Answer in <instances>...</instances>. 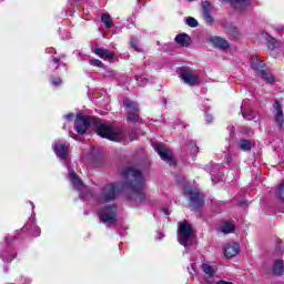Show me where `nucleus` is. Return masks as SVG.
Segmentation results:
<instances>
[{
  "instance_id": "9",
  "label": "nucleus",
  "mask_w": 284,
  "mask_h": 284,
  "mask_svg": "<svg viewBox=\"0 0 284 284\" xmlns=\"http://www.w3.org/2000/svg\"><path fill=\"white\" fill-rule=\"evenodd\" d=\"M179 234H180L179 239H180L181 245H183L184 247H187V241H190V239H192L194 234V229L192 227V224H190V222L184 220L180 224Z\"/></svg>"
},
{
  "instance_id": "2",
  "label": "nucleus",
  "mask_w": 284,
  "mask_h": 284,
  "mask_svg": "<svg viewBox=\"0 0 284 284\" xmlns=\"http://www.w3.org/2000/svg\"><path fill=\"white\" fill-rule=\"evenodd\" d=\"M93 130L98 136L101 139H108L109 141H115L119 143L121 139H123V134L121 132L114 130L111 125L101 123V119H93Z\"/></svg>"
},
{
  "instance_id": "17",
  "label": "nucleus",
  "mask_w": 284,
  "mask_h": 284,
  "mask_svg": "<svg viewBox=\"0 0 284 284\" xmlns=\"http://www.w3.org/2000/svg\"><path fill=\"white\" fill-rule=\"evenodd\" d=\"M175 43L181 48H187L192 43V38L187 33H179L175 37Z\"/></svg>"
},
{
  "instance_id": "11",
  "label": "nucleus",
  "mask_w": 284,
  "mask_h": 284,
  "mask_svg": "<svg viewBox=\"0 0 284 284\" xmlns=\"http://www.w3.org/2000/svg\"><path fill=\"white\" fill-rule=\"evenodd\" d=\"M241 252V246L236 242L227 243L224 246V256L226 258H234Z\"/></svg>"
},
{
  "instance_id": "24",
  "label": "nucleus",
  "mask_w": 284,
  "mask_h": 284,
  "mask_svg": "<svg viewBox=\"0 0 284 284\" xmlns=\"http://www.w3.org/2000/svg\"><path fill=\"white\" fill-rule=\"evenodd\" d=\"M201 270H202V272H204V274H207V276H210V277H212V276H214V274H216V270H214V267H212L210 264L203 263L201 265Z\"/></svg>"
},
{
  "instance_id": "35",
  "label": "nucleus",
  "mask_w": 284,
  "mask_h": 284,
  "mask_svg": "<svg viewBox=\"0 0 284 284\" xmlns=\"http://www.w3.org/2000/svg\"><path fill=\"white\" fill-rule=\"evenodd\" d=\"M162 212L166 215V216H170V210L169 209H162Z\"/></svg>"
},
{
  "instance_id": "37",
  "label": "nucleus",
  "mask_w": 284,
  "mask_h": 284,
  "mask_svg": "<svg viewBox=\"0 0 284 284\" xmlns=\"http://www.w3.org/2000/svg\"><path fill=\"white\" fill-rule=\"evenodd\" d=\"M55 70H59V65L55 67Z\"/></svg>"
},
{
  "instance_id": "3",
  "label": "nucleus",
  "mask_w": 284,
  "mask_h": 284,
  "mask_svg": "<svg viewBox=\"0 0 284 284\" xmlns=\"http://www.w3.org/2000/svg\"><path fill=\"white\" fill-rule=\"evenodd\" d=\"M123 108H125L126 123H132L133 125H141L143 119L139 115V102H134L130 99L123 100Z\"/></svg>"
},
{
  "instance_id": "10",
  "label": "nucleus",
  "mask_w": 284,
  "mask_h": 284,
  "mask_svg": "<svg viewBox=\"0 0 284 284\" xmlns=\"http://www.w3.org/2000/svg\"><path fill=\"white\" fill-rule=\"evenodd\" d=\"M180 78L182 79V81H184V83H186L187 85H199L200 81H199V75L190 72L189 70H182L180 72Z\"/></svg>"
},
{
  "instance_id": "18",
  "label": "nucleus",
  "mask_w": 284,
  "mask_h": 284,
  "mask_svg": "<svg viewBox=\"0 0 284 284\" xmlns=\"http://www.w3.org/2000/svg\"><path fill=\"white\" fill-rule=\"evenodd\" d=\"M211 43L219 50H227L230 48V42L221 37L211 38Z\"/></svg>"
},
{
  "instance_id": "23",
  "label": "nucleus",
  "mask_w": 284,
  "mask_h": 284,
  "mask_svg": "<svg viewBox=\"0 0 284 284\" xmlns=\"http://www.w3.org/2000/svg\"><path fill=\"white\" fill-rule=\"evenodd\" d=\"M280 47H281V43L278 42V40L272 37L267 38L266 40L267 50H271L272 52H274V50H276V48H280Z\"/></svg>"
},
{
  "instance_id": "6",
  "label": "nucleus",
  "mask_w": 284,
  "mask_h": 284,
  "mask_svg": "<svg viewBox=\"0 0 284 284\" xmlns=\"http://www.w3.org/2000/svg\"><path fill=\"white\" fill-rule=\"evenodd\" d=\"M153 149L160 156L161 161H164L171 168H176V159H174V153L172 150L168 149L164 144L155 142L153 143Z\"/></svg>"
},
{
  "instance_id": "14",
  "label": "nucleus",
  "mask_w": 284,
  "mask_h": 284,
  "mask_svg": "<svg viewBox=\"0 0 284 284\" xmlns=\"http://www.w3.org/2000/svg\"><path fill=\"white\" fill-rule=\"evenodd\" d=\"M222 3H230L234 10H246L250 6L248 0H220Z\"/></svg>"
},
{
  "instance_id": "19",
  "label": "nucleus",
  "mask_w": 284,
  "mask_h": 284,
  "mask_svg": "<svg viewBox=\"0 0 284 284\" xmlns=\"http://www.w3.org/2000/svg\"><path fill=\"white\" fill-rule=\"evenodd\" d=\"M272 272L275 276H283L284 274V264L283 260H276L273 264Z\"/></svg>"
},
{
  "instance_id": "38",
  "label": "nucleus",
  "mask_w": 284,
  "mask_h": 284,
  "mask_svg": "<svg viewBox=\"0 0 284 284\" xmlns=\"http://www.w3.org/2000/svg\"><path fill=\"white\" fill-rule=\"evenodd\" d=\"M243 116H244L245 119H247V116H246L245 114H244Z\"/></svg>"
},
{
  "instance_id": "27",
  "label": "nucleus",
  "mask_w": 284,
  "mask_h": 284,
  "mask_svg": "<svg viewBox=\"0 0 284 284\" xmlns=\"http://www.w3.org/2000/svg\"><path fill=\"white\" fill-rule=\"evenodd\" d=\"M186 24L189 26V28H199V21H196L192 17L186 18Z\"/></svg>"
},
{
  "instance_id": "36",
  "label": "nucleus",
  "mask_w": 284,
  "mask_h": 284,
  "mask_svg": "<svg viewBox=\"0 0 284 284\" xmlns=\"http://www.w3.org/2000/svg\"><path fill=\"white\" fill-rule=\"evenodd\" d=\"M73 116H74L73 113H68V114L65 115V119H72Z\"/></svg>"
},
{
  "instance_id": "26",
  "label": "nucleus",
  "mask_w": 284,
  "mask_h": 284,
  "mask_svg": "<svg viewBox=\"0 0 284 284\" xmlns=\"http://www.w3.org/2000/svg\"><path fill=\"white\" fill-rule=\"evenodd\" d=\"M90 65H93V68H100L101 70H105V64L99 59L90 60Z\"/></svg>"
},
{
  "instance_id": "29",
  "label": "nucleus",
  "mask_w": 284,
  "mask_h": 284,
  "mask_svg": "<svg viewBox=\"0 0 284 284\" xmlns=\"http://www.w3.org/2000/svg\"><path fill=\"white\" fill-rule=\"evenodd\" d=\"M275 123H277V125L280 128H283V124H284V115H283V113H276L275 114Z\"/></svg>"
},
{
  "instance_id": "33",
  "label": "nucleus",
  "mask_w": 284,
  "mask_h": 284,
  "mask_svg": "<svg viewBox=\"0 0 284 284\" xmlns=\"http://www.w3.org/2000/svg\"><path fill=\"white\" fill-rule=\"evenodd\" d=\"M230 34L233 37V39H239V29H236V27L231 28Z\"/></svg>"
},
{
  "instance_id": "25",
  "label": "nucleus",
  "mask_w": 284,
  "mask_h": 284,
  "mask_svg": "<svg viewBox=\"0 0 284 284\" xmlns=\"http://www.w3.org/2000/svg\"><path fill=\"white\" fill-rule=\"evenodd\" d=\"M102 23H104L105 28H112L114 26V22H112V19H110V14L104 13L101 17Z\"/></svg>"
},
{
  "instance_id": "30",
  "label": "nucleus",
  "mask_w": 284,
  "mask_h": 284,
  "mask_svg": "<svg viewBox=\"0 0 284 284\" xmlns=\"http://www.w3.org/2000/svg\"><path fill=\"white\" fill-rule=\"evenodd\" d=\"M130 45L135 52H139V39L131 38Z\"/></svg>"
},
{
  "instance_id": "16",
  "label": "nucleus",
  "mask_w": 284,
  "mask_h": 284,
  "mask_svg": "<svg viewBox=\"0 0 284 284\" xmlns=\"http://www.w3.org/2000/svg\"><path fill=\"white\" fill-rule=\"evenodd\" d=\"M217 230L222 232V234H234L236 225L230 221H222Z\"/></svg>"
},
{
  "instance_id": "22",
  "label": "nucleus",
  "mask_w": 284,
  "mask_h": 284,
  "mask_svg": "<svg viewBox=\"0 0 284 284\" xmlns=\"http://www.w3.org/2000/svg\"><path fill=\"white\" fill-rule=\"evenodd\" d=\"M239 148L242 152H251L252 151V141L246 139H241L239 142Z\"/></svg>"
},
{
  "instance_id": "20",
  "label": "nucleus",
  "mask_w": 284,
  "mask_h": 284,
  "mask_svg": "<svg viewBox=\"0 0 284 284\" xmlns=\"http://www.w3.org/2000/svg\"><path fill=\"white\" fill-rule=\"evenodd\" d=\"M70 179L73 183V187H75V190H81V187H83V181H81V178H79V174H77V172L72 171L70 173Z\"/></svg>"
},
{
  "instance_id": "15",
  "label": "nucleus",
  "mask_w": 284,
  "mask_h": 284,
  "mask_svg": "<svg viewBox=\"0 0 284 284\" xmlns=\"http://www.w3.org/2000/svg\"><path fill=\"white\" fill-rule=\"evenodd\" d=\"M93 52L97 54V57L103 59V61H112V59H114V52L105 48H95Z\"/></svg>"
},
{
  "instance_id": "21",
  "label": "nucleus",
  "mask_w": 284,
  "mask_h": 284,
  "mask_svg": "<svg viewBox=\"0 0 284 284\" xmlns=\"http://www.w3.org/2000/svg\"><path fill=\"white\" fill-rule=\"evenodd\" d=\"M23 230H29L31 236H33V237L40 236V234H41V229H39V226H37L32 223H27L23 226Z\"/></svg>"
},
{
  "instance_id": "13",
  "label": "nucleus",
  "mask_w": 284,
  "mask_h": 284,
  "mask_svg": "<svg viewBox=\"0 0 284 284\" xmlns=\"http://www.w3.org/2000/svg\"><path fill=\"white\" fill-rule=\"evenodd\" d=\"M202 10L207 26H213L214 18L212 17V4L209 1L203 2Z\"/></svg>"
},
{
  "instance_id": "28",
  "label": "nucleus",
  "mask_w": 284,
  "mask_h": 284,
  "mask_svg": "<svg viewBox=\"0 0 284 284\" xmlns=\"http://www.w3.org/2000/svg\"><path fill=\"white\" fill-rule=\"evenodd\" d=\"M7 254H8V253H3V254H2V261H3L4 263H12V261L17 258V254H14V253H12L9 257H8Z\"/></svg>"
},
{
  "instance_id": "34",
  "label": "nucleus",
  "mask_w": 284,
  "mask_h": 284,
  "mask_svg": "<svg viewBox=\"0 0 284 284\" xmlns=\"http://www.w3.org/2000/svg\"><path fill=\"white\" fill-rule=\"evenodd\" d=\"M52 61H53V63H55L57 65H59V63L61 62V59H59V58H53Z\"/></svg>"
},
{
  "instance_id": "4",
  "label": "nucleus",
  "mask_w": 284,
  "mask_h": 284,
  "mask_svg": "<svg viewBox=\"0 0 284 284\" xmlns=\"http://www.w3.org/2000/svg\"><path fill=\"white\" fill-rule=\"evenodd\" d=\"M266 64L265 61L256 59L251 63V69L255 72L256 77L263 79L265 83L274 85L276 82V78L270 71L265 70Z\"/></svg>"
},
{
  "instance_id": "7",
  "label": "nucleus",
  "mask_w": 284,
  "mask_h": 284,
  "mask_svg": "<svg viewBox=\"0 0 284 284\" xmlns=\"http://www.w3.org/2000/svg\"><path fill=\"white\" fill-rule=\"evenodd\" d=\"M94 119L90 115H83V113H78L74 121V130L78 134H85L90 129V125H94Z\"/></svg>"
},
{
  "instance_id": "12",
  "label": "nucleus",
  "mask_w": 284,
  "mask_h": 284,
  "mask_svg": "<svg viewBox=\"0 0 284 284\" xmlns=\"http://www.w3.org/2000/svg\"><path fill=\"white\" fill-rule=\"evenodd\" d=\"M54 152H55L57 156H59V159H61V161H65V159H68V156H70V146L62 144V143H58V144H55Z\"/></svg>"
},
{
  "instance_id": "31",
  "label": "nucleus",
  "mask_w": 284,
  "mask_h": 284,
  "mask_svg": "<svg viewBox=\"0 0 284 284\" xmlns=\"http://www.w3.org/2000/svg\"><path fill=\"white\" fill-rule=\"evenodd\" d=\"M273 108L276 111V114L283 113V105L281 104V101L276 100Z\"/></svg>"
},
{
  "instance_id": "32",
  "label": "nucleus",
  "mask_w": 284,
  "mask_h": 284,
  "mask_svg": "<svg viewBox=\"0 0 284 284\" xmlns=\"http://www.w3.org/2000/svg\"><path fill=\"white\" fill-rule=\"evenodd\" d=\"M61 83H63V80H61L59 77L51 78V85L59 87Z\"/></svg>"
},
{
  "instance_id": "1",
  "label": "nucleus",
  "mask_w": 284,
  "mask_h": 284,
  "mask_svg": "<svg viewBox=\"0 0 284 284\" xmlns=\"http://www.w3.org/2000/svg\"><path fill=\"white\" fill-rule=\"evenodd\" d=\"M122 183H111L103 186L101 191V201L103 203H110L114 201L123 192V190H129L128 199L129 201H134L135 203H144L145 201V178L141 170L134 166H126L121 172Z\"/></svg>"
},
{
  "instance_id": "8",
  "label": "nucleus",
  "mask_w": 284,
  "mask_h": 284,
  "mask_svg": "<svg viewBox=\"0 0 284 284\" xmlns=\"http://www.w3.org/2000/svg\"><path fill=\"white\" fill-rule=\"evenodd\" d=\"M116 212H119V209L115 204L104 206L100 211V221L106 225H114L116 223Z\"/></svg>"
},
{
  "instance_id": "5",
  "label": "nucleus",
  "mask_w": 284,
  "mask_h": 284,
  "mask_svg": "<svg viewBox=\"0 0 284 284\" xmlns=\"http://www.w3.org/2000/svg\"><path fill=\"white\" fill-rule=\"evenodd\" d=\"M184 196H187L190 207L195 212L201 211L203 205H205V194L201 193L197 189H189L184 191Z\"/></svg>"
}]
</instances>
